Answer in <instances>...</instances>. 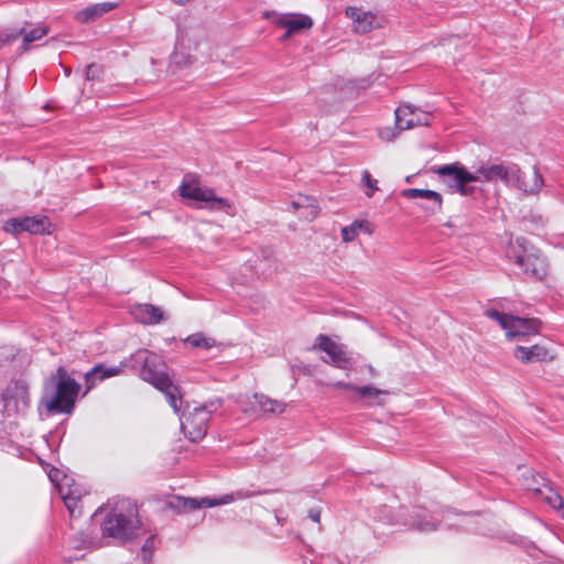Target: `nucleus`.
I'll return each instance as SVG.
<instances>
[{
	"label": "nucleus",
	"mask_w": 564,
	"mask_h": 564,
	"mask_svg": "<svg viewBox=\"0 0 564 564\" xmlns=\"http://www.w3.org/2000/svg\"><path fill=\"white\" fill-rule=\"evenodd\" d=\"M1 411L9 415L26 410L30 404L28 386L21 381L10 382L1 394Z\"/></svg>",
	"instance_id": "10"
},
{
	"label": "nucleus",
	"mask_w": 564,
	"mask_h": 564,
	"mask_svg": "<svg viewBox=\"0 0 564 564\" xmlns=\"http://www.w3.org/2000/svg\"><path fill=\"white\" fill-rule=\"evenodd\" d=\"M506 257L529 276L542 280L546 275V261L531 248L527 239L519 237L510 241Z\"/></svg>",
	"instance_id": "4"
},
{
	"label": "nucleus",
	"mask_w": 564,
	"mask_h": 564,
	"mask_svg": "<svg viewBox=\"0 0 564 564\" xmlns=\"http://www.w3.org/2000/svg\"><path fill=\"white\" fill-rule=\"evenodd\" d=\"M118 7L117 2H101L91 4L76 13V20L80 23H89L101 18Z\"/></svg>",
	"instance_id": "21"
},
{
	"label": "nucleus",
	"mask_w": 564,
	"mask_h": 564,
	"mask_svg": "<svg viewBox=\"0 0 564 564\" xmlns=\"http://www.w3.org/2000/svg\"><path fill=\"white\" fill-rule=\"evenodd\" d=\"M317 346L327 355V358H323L325 362H330L333 366L343 369L351 364L346 347L334 341L328 336L319 335L317 337Z\"/></svg>",
	"instance_id": "14"
},
{
	"label": "nucleus",
	"mask_w": 564,
	"mask_h": 564,
	"mask_svg": "<svg viewBox=\"0 0 564 564\" xmlns=\"http://www.w3.org/2000/svg\"><path fill=\"white\" fill-rule=\"evenodd\" d=\"M67 510L69 511V514L72 517H77L80 514V509L78 507L80 500L74 497H62Z\"/></svg>",
	"instance_id": "35"
},
{
	"label": "nucleus",
	"mask_w": 564,
	"mask_h": 564,
	"mask_svg": "<svg viewBox=\"0 0 564 564\" xmlns=\"http://www.w3.org/2000/svg\"><path fill=\"white\" fill-rule=\"evenodd\" d=\"M185 344L191 345L194 348L210 349L215 347L216 340L212 337L206 336L203 333H195L185 338Z\"/></svg>",
	"instance_id": "30"
},
{
	"label": "nucleus",
	"mask_w": 564,
	"mask_h": 564,
	"mask_svg": "<svg viewBox=\"0 0 564 564\" xmlns=\"http://www.w3.org/2000/svg\"><path fill=\"white\" fill-rule=\"evenodd\" d=\"M294 33H289V30H286V32L284 33V35L282 36V40H288L290 39Z\"/></svg>",
	"instance_id": "41"
},
{
	"label": "nucleus",
	"mask_w": 564,
	"mask_h": 564,
	"mask_svg": "<svg viewBox=\"0 0 564 564\" xmlns=\"http://www.w3.org/2000/svg\"><path fill=\"white\" fill-rule=\"evenodd\" d=\"M180 194L184 198L192 199L197 207L203 205L212 210H226L230 207L226 198L216 195L213 188L202 187L193 175H186L180 186Z\"/></svg>",
	"instance_id": "7"
},
{
	"label": "nucleus",
	"mask_w": 564,
	"mask_h": 564,
	"mask_svg": "<svg viewBox=\"0 0 564 564\" xmlns=\"http://www.w3.org/2000/svg\"><path fill=\"white\" fill-rule=\"evenodd\" d=\"M362 184L367 187L365 194L367 197H372L375 192L378 191V181L373 178L369 171L365 170L361 175Z\"/></svg>",
	"instance_id": "33"
},
{
	"label": "nucleus",
	"mask_w": 564,
	"mask_h": 564,
	"mask_svg": "<svg viewBox=\"0 0 564 564\" xmlns=\"http://www.w3.org/2000/svg\"><path fill=\"white\" fill-rule=\"evenodd\" d=\"M395 123L398 129L406 130L416 126H427L431 113L423 108H394Z\"/></svg>",
	"instance_id": "15"
},
{
	"label": "nucleus",
	"mask_w": 564,
	"mask_h": 564,
	"mask_svg": "<svg viewBox=\"0 0 564 564\" xmlns=\"http://www.w3.org/2000/svg\"><path fill=\"white\" fill-rule=\"evenodd\" d=\"M58 494L61 497L69 496L82 500L84 491L78 485L75 484L74 479L64 477V482L59 485Z\"/></svg>",
	"instance_id": "31"
},
{
	"label": "nucleus",
	"mask_w": 564,
	"mask_h": 564,
	"mask_svg": "<svg viewBox=\"0 0 564 564\" xmlns=\"http://www.w3.org/2000/svg\"><path fill=\"white\" fill-rule=\"evenodd\" d=\"M292 207L295 210H301L300 217H303L306 220L314 219L318 214V206L316 205V200L310 196H299L295 200L292 202Z\"/></svg>",
	"instance_id": "25"
},
{
	"label": "nucleus",
	"mask_w": 564,
	"mask_h": 564,
	"mask_svg": "<svg viewBox=\"0 0 564 564\" xmlns=\"http://www.w3.org/2000/svg\"><path fill=\"white\" fill-rule=\"evenodd\" d=\"M64 477H67V476L64 475L63 471L57 468H52L48 471V478L52 481V484H54L56 486L58 491H59V485H62L64 482Z\"/></svg>",
	"instance_id": "36"
},
{
	"label": "nucleus",
	"mask_w": 564,
	"mask_h": 564,
	"mask_svg": "<svg viewBox=\"0 0 564 564\" xmlns=\"http://www.w3.org/2000/svg\"><path fill=\"white\" fill-rule=\"evenodd\" d=\"M336 387L355 391L358 398L365 400L366 405L369 406L383 404V397L388 394V391L378 389L371 384L358 387L352 383L337 382Z\"/></svg>",
	"instance_id": "19"
},
{
	"label": "nucleus",
	"mask_w": 564,
	"mask_h": 564,
	"mask_svg": "<svg viewBox=\"0 0 564 564\" xmlns=\"http://www.w3.org/2000/svg\"><path fill=\"white\" fill-rule=\"evenodd\" d=\"M308 517L312 521L318 523L321 521V511L317 509H311L308 511Z\"/></svg>",
	"instance_id": "40"
},
{
	"label": "nucleus",
	"mask_w": 564,
	"mask_h": 564,
	"mask_svg": "<svg viewBox=\"0 0 564 564\" xmlns=\"http://www.w3.org/2000/svg\"><path fill=\"white\" fill-rule=\"evenodd\" d=\"M516 357L523 362L541 361L547 358V350L539 345L531 347L517 346Z\"/></svg>",
	"instance_id": "23"
},
{
	"label": "nucleus",
	"mask_w": 564,
	"mask_h": 564,
	"mask_svg": "<svg viewBox=\"0 0 564 564\" xmlns=\"http://www.w3.org/2000/svg\"><path fill=\"white\" fill-rule=\"evenodd\" d=\"M540 480L544 481V478L540 475L532 474V484H528V489L532 490L536 494H541L544 496L545 501L554 509H560L563 507L562 497L555 492L552 488L547 487L543 484L546 492L540 487Z\"/></svg>",
	"instance_id": "22"
},
{
	"label": "nucleus",
	"mask_w": 564,
	"mask_h": 564,
	"mask_svg": "<svg viewBox=\"0 0 564 564\" xmlns=\"http://www.w3.org/2000/svg\"><path fill=\"white\" fill-rule=\"evenodd\" d=\"M413 529L422 532H429L437 529V522L425 510L419 509L414 511L411 520L406 522Z\"/></svg>",
	"instance_id": "24"
},
{
	"label": "nucleus",
	"mask_w": 564,
	"mask_h": 564,
	"mask_svg": "<svg viewBox=\"0 0 564 564\" xmlns=\"http://www.w3.org/2000/svg\"><path fill=\"white\" fill-rule=\"evenodd\" d=\"M212 411L207 406H195L193 411L183 413L180 417L181 429L185 436L192 442L203 440L208 430Z\"/></svg>",
	"instance_id": "8"
},
{
	"label": "nucleus",
	"mask_w": 564,
	"mask_h": 564,
	"mask_svg": "<svg viewBox=\"0 0 564 564\" xmlns=\"http://www.w3.org/2000/svg\"><path fill=\"white\" fill-rule=\"evenodd\" d=\"M48 30L46 26L37 25L31 30L22 29L21 34L23 35V47L29 50L31 43L41 40L47 34Z\"/></svg>",
	"instance_id": "29"
},
{
	"label": "nucleus",
	"mask_w": 564,
	"mask_h": 564,
	"mask_svg": "<svg viewBox=\"0 0 564 564\" xmlns=\"http://www.w3.org/2000/svg\"><path fill=\"white\" fill-rule=\"evenodd\" d=\"M191 40L184 33H178L175 48L171 55V64L180 68L191 66L195 62V56L192 53Z\"/></svg>",
	"instance_id": "18"
},
{
	"label": "nucleus",
	"mask_w": 564,
	"mask_h": 564,
	"mask_svg": "<svg viewBox=\"0 0 564 564\" xmlns=\"http://www.w3.org/2000/svg\"><path fill=\"white\" fill-rule=\"evenodd\" d=\"M51 223L45 216L11 218L6 221L4 230L10 234L30 232L33 235L50 234Z\"/></svg>",
	"instance_id": "13"
},
{
	"label": "nucleus",
	"mask_w": 564,
	"mask_h": 564,
	"mask_svg": "<svg viewBox=\"0 0 564 564\" xmlns=\"http://www.w3.org/2000/svg\"><path fill=\"white\" fill-rule=\"evenodd\" d=\"M360 230H364L368 234L371 232L369 229V224L366 220H356L351 225L346 226L341 229V238L345 242H350L355 240Z\"/></svg>",
	"instance_id": "28"
},
{
	"label": "nucleus",
	"mask_w": 564,
	"mask_h": 564,
	"mask_svg": "<svg viewBox=\"0 0 564 564\" xmlns=\"http://www.w3.org/2000/svg\"><path fill=\"white\" fill-rule=\"evenodd\" d=\"M131 358L134 365L141 366V378L161 391L174 412L178 414L182 406L181 392L169 375L161 369L163 367L161 357L144 349L138 350Z\"/></svg>",
	"instance_id": "1"
},
{
	"label": "nucleus",
	"mask_w": 564,
	"mask_h": 564,
	"mask_svg": "<svg viewBox=\"0 0 564 564\" xmlns=\"http://www.w3.org/2000/svg\"><path fill=\"white\" fill-rule=\"evenodd\" d=\"M100 74H101L100 66H98L96 64H90L87 66V69H86V79L87 80L98 79Z\"/></svg>",
	"instance_id": "38"
},
{
	"label": "nucleus",
	"mask_w": 564,
	"mask_h": 564,
	"mask_svg": "<svg viewBox=\"0 0 564 564\" xmlns=\"http://www.w3.org/2000/svg\"><path fill=\"white\" fill-rule=\"evenodd\" d=\"M131 314L135 321L147 325H155L164 319L162 310L152 304H137L132 306Z\"/></svg>",
	"instance_id": "20"
},
{
	"label": "nucleus",
	"mask_w": 564,
	"mask_h": 564,
	"mask_svg": "<svg viewBox=\"0 0 564 564\" xmlns=\"http://www.w3.org/2000/svg\"><path fill=\"white\" fill-rule=\"evenodd\" d=\"M485 315L488 318L496 321L505 330L507 329L510 318L512 316L510 314L501 313L496 308L486 310Z\"/></svg>",
	"instance_id": "32"
},
{
	"label": "nucleus",
	"mask_w": 564,
	"mask_h": 564,
	"mask_svg": "<svg viewBox=\"0 0 564 564\" xmlns=\"http://www.w3.org/2000/svg\"><path fill=\"white\" fill-rule=\"evenodd\" d=\"M534 173H536L542 178V175L539 173L538 169L534 166L533 171L529 175H525L521 172V181H525L528 184H533L534 183V178H533Z\"/></svg>",
	"instance_id": "39"
},
{
	"label": "nucleus",
	"mask_w": 564,
	"mask_h": 564,
	"mask_svg": "<svg viewBox=\"0 0 564 564\" xmlns=\"http://www.w3.org/2000/svg\"><path fill=\"white\" fill-rule=\"evenodd\" d=\"M399 131H401V130L398 129L397 126L394 128L384 127V128H380L378 130V135L382 141L391 142L397 139Z\"/></svg>",
	"instance_id": "34"
},
{
	"label": "nucleus",
	"mask_w": 564,
	"mask_h": 564,
	"mask_svg": "<svg viewBox=\"0 0 564 564\" xmlns=\"http://www.w3.org/2000/svg\"><path fill=\"white\" fill-rule=\"evenodd\" d=\"M254 404L259 406V409L265 414H280L284 412L286 404L268 398L264 394L254 393L253 394Z\"/></svg>",
	"instance_id": "27"
},
{
	"label": "nucleus",
	"mask_w": 564,
	"mask_h": 564,
	"mask_svg": "<svg viewBox=\"0 0 564 564\" xmlns=\"http://www.w3.org/2000/svg\"><path fill=\"white\" fill-rule=\"evenodd\" d=\"M473 176L476 177L475 182L501 181L528 194H535L543 186V178L536 173L533 174V184L521 181V171L514 163L481 164L476 172L473 173Z\"/></svg>",
	"instance_id": "3"
},
{
	"label": "nucleus",
	"mask_w": 564,
	"mask_h": 564,
	"mask_svg": "<svg viewBox=\"0 0 564 564\" xmlns=\"http://www.w3.org/2000/svg\"><path fill=\"white\" fill-rule=\"evenodd\" d=\"M56 391L50 399H43V403L50 413H70L75 406L80 384L72 378L67 370L59 367L56 371Z\"/></svg>",
	"instance_id": "5"
},
{
	"label": "nucleus",
	"mask_w": 564,
	"mask_h": 564,
	"mask_svg": "<svg viewBox=\"0 0 564 564\" xmlns=\"http://www.w3.org/2000/svg\"><path fill=\"white\" fill-rule=\"evenodd\" d=\"M139 524L137 506L124 499L116 502L106 514L101 531L105 536L128 541L138 536Z\"/></svg>",
	"instance_id": "2"
},
{
	"label": "nucleus",
	"mask_w": 564,
	"mask_h": 564,
	"mask_svg": "<svg viewBox=\"0 0 564 564\" xmlns=\"http://www.w3.org/2000/svg\"><path fill=\"white\" fill-rule=\"evenodd\" d=\"M263 18L278 28L289 30V33H300L310 30L314 22L313 19L303 13H281L276 11H264Z\"/></svg>",
	"instance_id": "11"
},
{
	"label": "nucleus",
	"mask_w": 564,
	"mask_h": 564,
	"mask_svg": "<svg viewBox=\"0 0 564 564\" xmlns=\"http://www.w3.org/2000/svg\"><path fill=\"white\" fill-rule=\"evenodd\" d=\"M154 549V536H150L147 539L145 543L142 546V554L144 562H149L151 560V554Z\"/></svg>",
	"instance_id": "37"
},
{
	"label": "nucleus",
	"mask_w": 564,
	"mask_h": 564,
	"mask_svg": "<svg viewBox=\"0 0 564 564\" xmlns=\"http://www.w3.org/2000/svg\"><path fill=\"white\" fill-rule=\"evenodd\" d=\"M541 322L536 318L511 316L506 335L509 338H524L539 333Z\"/></svg>",
	"instance_id": "16"
},
{
	"label": "nucleus",
	"mask_w": 564,
	"mask_h": 564,
	"mask_svg": "<svg viewBox=\"0 0 564 564\" xmlns=\"http://www.w3.org/2000/svg\"><path fill=\"white\" fill-rule=\"evenodd\" d=\"M123 371V365L119 366H106L104 364H98L94 366L85 375V386H86V392L94 389L96 386H98L104 380L119 376Z\"/></svg>",
	"instance_id": "17"
},
{
	"label": "nucleus",
	"mask_w": 564,
	"mask_h": 564,
	"mask_svg": "<svg viewBox=\"0 0 564 564\" xmlns=\"http://www.w3.org/2000/svg\"><path fill=\"white\" fill-rule=\"evenodd\" d=\"M346 17L351 20L352 31L355 33L365 34L383 25V19L371 11H367L358 7H347Z\"/></svg>",
	"instance_id": "12"
},
{
	"label": "nucleus",
	"mask_w": 564,
	"mask_h": 564,
	"mask_svg": "<svg viewBox=\"0 0 564 564\" xmlns=\"http://www.w3.org/2000/svg\"><path fill=\"white\" fill-rule=\"evenodd\" d=\"M438 174L443 183H445L452 192H457L464 196L470 193V188L467 186L468 183L475 182L471 172H468L464 166L454 164H446L438 166L434 170Z\"/></svg>",
	"instance_id": "9"
},
{
	"label": "nucleus",
	"mask_w": 564,
	"mask_h": 564,
	"mask_svg": "<svg viewBox=\"0 0 564 564\" xmlns=\"http://www.w3.org/2000/svg\"><path fill=\"white\" fill-rule=\"evenodd\" d=\"M241 409H242V411H243V412H246V413L250 412V409L245 408V406H242V405H241Z\"/></svg>",
	"instance_id": "42"
},
{
	"label": "nucleus",
	"mask_w": 564,
	"mask_h": 564,
	"mask_svg": "<svg viewBox=\"0 0 564 564\" xmlns=\"http://www.w3.org/2000/svg\"><path fill=\"white\" fill-rule=\"evenodd\" d=\"M259 494V491L240 489L237 490L236 492L226 494L220 498H191L174 496L169 500L167 506L170 509L175 510L177 512H189L203 508H213L221 505H229L236 500L248 499Z\"/></svg>",
	"instance_id": "6"
},
{
	"label": "nucleus",
	"mask_w": 564,
	"mask_h": 564,
	"mask_svg": "<svg viewBox=\"0 0 564 564\" xmlns=\"http://www.w3.org/2000/svg\"><path fill=\"white\" fill-rule=\"evenodd\" d=\"M402 195L406 198H424L427 200H432L434 203V207L431 208L432 212L441 210L442 208V196L440 193L432 189H421V188H408L402 192Z\"/></svg>",
	"instance_id": "26"
}]
</instances>
